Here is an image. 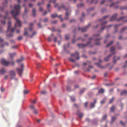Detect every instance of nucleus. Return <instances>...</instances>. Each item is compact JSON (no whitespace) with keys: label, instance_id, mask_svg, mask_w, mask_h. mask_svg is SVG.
Masks as SVG:
<instances>
[{"label":"nucleus","instance_id":"nucleus-41","mask_svg":"<svg viewBox=\"0 0 127 127\" xmlns=\"http://www.w3.org/2000/svg\"><path fill=\"white\" fill-rule=\"evenodd\" d=\"M125 17H120L118 19L117 21H121L122 20H123L125 18Z\"/></svg>","mask_w":127,"mask_h":127},{"label":"nucleus","instance_id":"nucleus-32","mask_svg":"<svg viewBox=\"0 0 127 127\" xmlns=\"http://www.w3.org/2000/svg\"><path fill=\"white\" fill-rule=\"evenodd\" d=\"M104 90L102 88H101V89L99 90L98 91V93H104Z\"/></svg>","mask_w":127,"mask_h":127},{"label":"nucleus","instance_id":"nucleus-30","mask_svg":"<svg viewBox=\"0 0 127 127\" xmlns=\"http://www.w3.org/2000/svg\"><path fill=\"white\" fill-rule=\"evenodd\" d=\"M3 32L4 31L3 29V27L1 25H0V32L3 33Z\"/></svg>","mask_w":127,"mask_h":127},{"label":"nucleus","instance_id":"nucleus-63","mask_svg":"<svg viewBox=\"0 0 127 127\" xmlns=\"http://www.w3.org/2000/svg\"><path fill=\"white\" fill-rule=\"evenodd\" d=\"M105 0H102L101 1V4H102L105 3Z\"/></svg>","mask_w":127,"mask_h":127},{"label":"nucleus","instance_id":"nucleus-20","mask_svg":"<svg viewBox=\"0 0 127 127\" xmlns=\"http://www.w3.org/2000/svg\"><path fill=\"white\" fill-rule=\"evenodd\" d=\"M63 49H64V52H66L67 53H69V51L67 50L66 49V47L65 44H64V46Z\"/></svg>","mask_w":127,"mask_h":127},{"label":"nucleus","instance_id":"nucleus-26","mask_svg":"<svg viewBox=\"0 0 127 127\" xmlns=\"http://www.w3.org/2000/svg\"><path fill=\"white\" fill-rule=\"evenodd\" d=\"M115 108V107L114 106H112L110 109V112H113Z\"/></svg>","mask_w":127,"mask_h":127},{"label":"nucleus","instance_id":"nucleus-5","mask_svg":"<svg viewBox=\"0 0 127 127\" xmlns=\"http://www.w3.org/2000/svg\"><path fill=\"white\" fill-rule=\"evenodd\" d=\"M91 43V42L89 41L86 44L78 43L77 45V46L79 48H83L85 47L86 45H88L90 44Z\"/></svg>","mask_w":127,"mask_h":127},{"label":"nucleus","instance_id":"nucleus-57","mask_svg":"<svg viewBox=\"0 0 127 127\" xmlns=\"http://www.w3.org/2000/svg\"><path fill=\"white\" fill-rule=\"evenodd\" d=\"M69 36L68 35H66L65 36V38L66 40H68L69 38Z\"/></svg>","mask_w":127,"mask_h":127},{"label":"nucleus","instance_id":"nucleus-6","mask_svg":"<svg viewBox=\"0 0 127 127\" xmlns=\"http://www.w3.org/2000/svg\"><path fill=\"white\" fill-rule=\"evenodd\" d=\"M90 26V24H89L87 26H86L85 27L82 28H80L79 27L78 28V30L79 31L81 30L82 32H85L89 28Z\"/></svg>","mask_w":127,"mask_h":127},{"label":"nucleus","instance_id":"nucleus-58","mask_svg":"<svg viewBox=\"0 0 127 127\" xmlns=\"http://www.w3.org/2000/svg\"><path fill=\"white\" fill-rule=\"evenodd\" d=\"M9 76L8 75H5L4 77V78L5 79H7L8 77Z\"/></svg>","mask_w":127,"mask_h":127},{"label":"nucleus","instance_id":"nucleus-28","mask_svg":"<svg viewBox=\"0 0 127 127\" xmlns=\"http://www.w3.org/2000/svg\"><path fill=\"white\" fill-rule=\"evenodd\" d=\"M108 16H109L108 15L105 16H104L102 19H100L99 21H101L103 19H105L107 18L108 17Z\"/></svg>","mask_w":127,"mask_h":127},{"label":"nucleus","instance_id":"nucleus-24","mask_svg":"<svg viewBox=\"0 0 127 127\" xmlns=\"http://www.w3.org/2000/svg\"><path fill=\"white\" fill-rule=\"evenodd\" d=\"M28 29V28H25V32L24 33V35H26L28 34V33L27 30Z\"/></svg>","mask_w":127,"mask_h":127},{"label":"nucleus","instance_id":"nucleus-38","mask_svg":"<svg viewBox=\"0 0 127 127\" xmlns=\"http://www.w3.org/2000/svg\"><path fill=\"white\" fill-rule=\"evenodd\" d=\"M8 13V12L7 11H6V15H5L4 17V19H5L7 18L8 17L7 15Z\"/></svg>","mask_w":127,"mask_h":127},{"label":"nucleus","instance_id":"nucleus-19","mask_svg":"<svg viewBox=\"0 0 127 127\" xmlns=\"http://www.w3.org/2000/svg\"><path fill=\"white\" fill-rule=\"evenodd\" d=\"M116 117H112L111 118V121L110 122V124H112L116 120Z\"/></svg>","mask_w":127,"mask_h":127},{"label":"nucleus","instance_id":"nucleus-40","mask_svg":"<svg viewBox=\"0 0 127 127\" xmlns=\"http://www.w3.org/2000/svg\"><path fill=\"white\" fill-rule=\"evenodd\" d=\"M113 42V41H111L106 46V47H107L108 46H110Z\"/></svg>","mask_w":127,"mask_h":127},{"label":"nucleus","instance_id":"nucleus-14","mask_svg":"<svg viewBox=\"0 0 127 127\" xmlns=\"http://www.w3.org/2000/svg\"><path fill=\"white\" fill-rule=\"evenodd\" d=\"M11 22L10 21H9L8 22V27H7V32L9 31L10 29V27H11Z\"/></svg>","mask_w":127,"mask_h":127},{"label":"nucleus","instance_id":"nucleus-62","mask_svg":"<svg viewBox=\"0 0 127 127\" xmlns=\"http://www.w3.org/2000/svg\"><path fill=\"white\" fill-rule=\"evenodd\" d=\"M75 19H72L70 21V22L71 23L74 22H75Z\"/></svg>","mask_w":127,"mask_h":127},{"label":"nucleus","instance_id":"nucleus-47","mask_svg":"<svg viewBox=\"0 0 127 127\" xmlns=\"http://www.w3.org/2000/svg\"><path fill=\"white\" fill-rule=\"evenodd\" d=\"M95 44L96 45H100L101 44V43L99 42H95Z\"/></svg>","mask_w":127,"mask_h":127},{"label":"nucleus","instance_id":"nucleus-33","mask_svg":"<svg viewBox=\"0 0 127 127\" xmlns=\"http://www.w3.org/2000/svg\"><path fill=\"white\" fill-rule=\"evenodd\" d=\"M114 100V97H112V98L110 99V100L109 101V103H112Z\"/></svg>","mask_w":127,"mask_h":127},{"label":"nucleus","instance_id":"nucleus-7","mask_svg":"<svg viewBox=\"0 0 127 127\" xmlns=\"http://www.w3.org/2000/svg\"><path fill=\"white\" fill-rule=\"evenodd\" d=\"M1 62L3 65L6 66H8L10 63L9 62L6 61L4 59H1Z\"/></svg>","mask_w":127,"mask_h":127},{"label":"nucleus","instance_id":"nucleus-36","mask_svg":"<svg viewBox=\"0 0 127 127\" xmlns=\"http://www.w3.org/2000/svg\"><path fill=\"white\" fill-rule=\"evenodd\" d=\"M107 116L106 114H105L102 117V120H105L107 117Z\"/></svg>","mask_w":127,"mask_h":127},{"label":"nucleus","instance_id":"nucleus-54","mask_svg":"<svg viewBox=\"0 0 127 127\" xmlns=\"http://www.w3.org/2000/svg\"><path fill=\"white\" fill-rule=\"evenodd\" d=\"M48 18H46L44 19L43 21L44 22H48Z\"/></svg>","mask_w":127,"mask_h":127},{"label":"nucleus","instance_id":"nucleus-49","mask_svg":"<svg viewBox=\"0 0 127 127\" xmlns=\"http://www.w3.org/2000/svg\"><path fill=\"white\" fill-rule=\"evenodd\" d=\"M22 39V37L21 36L18 37L17 38V40H21Z\"/></svg>","mask_w":127,"mask_h":127},{"label":"nucleus","instance_id":"nucleus-25","mask_svg":"<svg viewBox=\"0 0 127 127\" xmlns=\"http://www.w3.org/2000/svg\"><path fill=\"white\" fill-rule=\"evenodd\" d=\"M127 94V91L126 90H124L122 91L121 93V95H122L124 94Z\"/></svg>","mask_w":127,"mask_h":127},{"label":"nucleus","instance_id":"nucleus-17","mask_svg":"<svg viewBox=\"0 0 127 127\" xmlns=\"http://www.w3.org/2000/svg\"><path fill=\"white\" fill-rule=\"evenodd\" d=\"M121 25L120 24H117L115 25L114 26V29L115 30L114 32H116L117 31L118 28Z\"/></svg>","mask_w":127,"mask_h":127},{"label":"nucleus","instance_id":"nucleus-2","mask_svg":"<svg viewBox=\"0 0 127 127\" xmlns=\"http://www.w3.org/2000/svg\"><path fill=\"white\" fill-rule=\"evenodd\" d=\"M115 48L113 47H111L110 50V52H111L112 54H111L109 55L107 57H105L104 59V60L105 61H108L109 60V58L112 55L115 53L116 52L114 51Z\"/></svg>","mask_w":127,"mask_h":127},{"label":"nucleus","instance_id":"nucleus-45","mask_svg":"<svg viewBox=\"0 0 127 127\" xmlns=\"http://www.w3.org/2000/svg\"><path fill=\"white\" fill-rule=\"evenodd\" d=\"M115 58H116V57L115 56H114V57L113 60V63L114 64H115L116 62V61L117 60H116L115 59Z\"/></svg>","mask_w":127,"mask_h":127},{"label":"nucleus","instance_id":"nucleus-44","mask_svg":"<svg viewBox=\"0 0 127 127\" xmlns=\"http://www.w3.org/2000/svg\"><path fill=\"white\" fill-rule=\"evenodd\" d=\"M94 9L92 7L90 8H89L87 10V11L88 12H89L90 11H92L93 10H94Z\"/></svg>","mask_w":127,"mask_h":127},{"label":"nucleus","instance_id":"nucleus-48","mask_svg":"<svg viewBox=\"0 0 127 127\" xmlns=\"http://www.w3.org/2000/svg\"><path fill=\"white\" fill-rule=\"evenodd\" d=\"M83 5V3H81L80 4H78L77 5V7L78 8L82 7Z\"/></svg>","mask_w":127,"mask_h":127},{"label":"nucleus","instance_id":"nucleus-9","mask_svg":"<svg viewBox=\"0 0 127 127\" xmlns=\"http://www.w3.org/2000/svg\"><path fill=\"white\" fill-rule=\"evenodd\" d=\"M79 53L77 52H76L75 53H72L71 54V56H75L76 57V60H78L80 58L79 56Z\"/></svg>","mask_w":127,"mask_h":127},{"label":"nucleus","instance_id":"nucleus-12","mask_svg":"<svg viewBox=\"0 0 127 127\" xmlns=\"http://www.w3.org/2000/svg\"><path fill=\"white\" fill-rule=\"evenodd\" d=\"M117 14H115L113 15L112 16L110 19V21H112L115 20L116 18Z\"/></svg>","mask_w":127,"mask_h":127},{"label":"nucleus","instance_id":"nucleus-8","mask_svg":"<svg viewBox=\"0 0 127 127\" xmlns=\"http://www.w3.org/2000/svg\"><path fill=\"white\" fill-rule=\"evenodd\" d=\"M100 35V34H94L93 35V37L94 38V41H98L101 40L102 38L101 37L100 38H96V37H98Z\"/></svg>","mask_w":127,"mask_h":127},{"label":"nucleus","instance_id":"nucleus-52","mask_svg":"<svg viewBox=\"0 0 127 127\" xmlns=\"http://www.w3.org/2000/svg\"><path fill=\"white\" fill-rule=\"evenodd\" d=\"M67 90L69 91H70V87L69 86H67L66 87Z\"/></svg>","mask_w":127,"mask_h":127},{"label":"nucleus","instance_id":"nucleus-21","mask_svg":"<svg viewBox=\"0 0 127 127\" xmlns=\"http://www.w3.org/2000/svg\"><path fill=\"white\" fill-rule=\"evenodd\" d=\"M95 64L98 67L101 68H104V66H101L100 65V64L99 63H95Z\"/></svg>","mask_w":127,"mask_h":127},{"label":"nucleus","instance_id":"nucleus-37","mask_svg":"<svg viewBox=\"0 0 127 127\" xmlns=\"http://www.w3.org/2000/svg\"><path fill=\"white\" fill-rule=\"evenodd\" d=\"M120 124L123 126L124 127L126 125V123L123 122L122 121H120Z\"/></svg>","mask_w":127,"mask_h":127},{"label":"nucleus","instance_id":"nucleus-35","mask_svg":"<svg viewBox=\"0 0 127 127\" xmlns=\"http://www.w3.org/2000/svg\"><path fill=\"white\" fill-rule=\"evenodd\" d=\"M6 35L8 37H12L13 36V34L12 33H11L9 34H7V33H6Z\"/></svg>","mask_w":127,"mask_h":127},{"label":"nucleus","instance_id":"nucleus-27","mask_svg":"<svg viewBox=\"0 0 127 127\" xmlns=\"http://www.w3.org/2000/svg\"><path fill=\"white\" fill-rule=\"evenodd\" d=\"M1 24L4 25L6 23V21L5 20L2 19L1 20Z\"/></svg>","mask_w":127,"mask_h":127},{"label":"nucleus","instance_id":"nucleus-22","mask_svg":"<svg viewBox=\"0 0 127 127\" xmlns=\"http://www.w3.org/2000/svg\"><path fill=\"white\" fill-rule=\"evenodd\" d=\"M68 59L69 61L73 63H74L75 62V60L72 58L70 57L68 58Z\"/></svg>","mask_w":127,"mask_h":127},{"label":"nucleus","instance_id":"nucleus-18","mask_svg":"<svg viewBox=\"0 0 127 127\" xmlns=\"http://www.w3.org/2000/svg\"><path fill=\"white\" fill-rule=\"evenodd\" d=\"M16 55V53L15 52H14L13 53H9V55L10 57L11 58H12L14 56Z\"/></svg>","mask_w":127,"mask_h":127},{"label":"nucleus","instance_id":"nucleus-31","mask_svg":"<svg viewBox=\"0 0 127 127\" xmlns=\"http://www.w3.org/2000/svg\"><path fill=\"white\" fill-rule=\"evenodd\" d=\"M32 12L33 16L34 17H35V14L36 13V10L35 8L33 9Z\"/></svg>","mask_w":127,"mask_h":127},{"label":"nucleus","instance_id":"nucleus-4","mask_svg":"<svg viewBox=\"0 0 127 127\" xmlns=\"http://www.w3.org/2000/svg\"><path fill=\"white\" fill-rule=\"evenodd\" d=\"M20 67L21 68V69H20L18 68H16V70L18 72V73L19 75L21 76L23 72V70L24 68V65L22 64L20 65Z\"/></svg>","mask_w":127,"mask_h":127},{"label":"nucleus","instance_id":"nucleus-13","mask_svg":"<svg viewBox=\"0 0 127 127\" xmlns=\"http://www.w3.org/2000/svg\"><path fill=\"white\" fill-rule=\"evenodd\" d=\"M94 102L93 103H91L90 104V108H94L95 106V104L96 102V99H94Z\"/></svg>","mask_w":127,"mask_h":127},{"label":"nucleus","instance_id":"nucleus-51","mask_svg":"<svg viewBox=\"0 0 127 127\" xmlns=\"http://www.w3.org/2000/svg\"><path fill=\"white\" fill-rule=\"evenodd\" d=\"M35 34H36V32H33L32 35L30 36V37L31 38H32L33 37V36L34 35H35Z\"/></svg>","mask_w":127,"mask_h":127},{"label":"nucleus","instance_id":"nucleus-50","mask_svg":"<svg viewBox=\"0 0 127 127\" xmlns=\"http://www.w3.org/2000/svg\"><path fill=\"white\" fill-rule=\"evenodd\" d=\"M70 98L72 101H74L75 100V98L74 97L71 96Z\"/></svg>","mask_w":127,"mask_h":127},{"label":"nucleus","instance_id":"nucleus-10","mask_svg":"<svg viewBox=\"0 0 127 127\" xmlns=\"http://www.w3.org/2000/svg\"><path fill=\"white\" fill-rule=\"evenodd\" d=\"M7 72L6 70L4 68V67H2L0 70V73L1 75H3Z\"/></svg>","mask_w":127,"mask_h":127},{"label":"nucleus","instance_id":"nucleus-59","mask_svg":"<svg viewBox=\"0 0 127 127\" xmlns=\"http://www.w3.org/2000/svg\"><path fill=\"white\" fill-rule=\"evenodd\" d=\"M106 11L105 9L103 8L101 10V11L102 12H104Z\"/></svg>","mask_w":127,"mask_h":127},{"label":"nucleus","instance_id":"nucleus-39","mask_svg":"<svg viewBox=\"0 0 127 127\" xmlns=\"http://www.w3.org/2000/svg\"><path fill=\"white\" fill-rule=\"evenodd\" d=\"M121 9H127V6H124L121 7Z\"/></svg>","mask_w":127,"mask_h":127},{"label":"nucleus","instance_id":"nucleus-11","mask_svg":"<svg viewBox=\"0 0 127 127\" xmlns=\"http://www.w3.org/2000/svg\"><path fill=\"white\" fill-rule=\"evenodd\" d=\"M9 73L11 76L14 77L16 75V73L14 70H11L9 71Z\"/></svg>","mask_w":127,"mask_h":127},{"label":"nucleus","instance_id":"nucleus-29","mask_svg":"<svg viewBox=\"0 0 127 127\" xmlns=\"http://www.w3.org/2000/svg\"><path fill=\"white\" fill-rule=\"evenodd\" d=\"M58 15L55 14H51V17L53 18H55L56 17H57Z\"/></svg>","mask_w":127,"mask_h":127},{"label":"nucleus","instance_id":"nucleus-60","mask_svg":"<svg viewBox=\"0 0 127 127\" xmlns=\"http://www.w3.org/2000/svg\"><path fill=\"white\" fill-rule=\"evenodd\" d=\"M29 5L30 7H31L33 6V5L31 3H29Z\"/></svg>","mask_w":127,"mask_h":127},{"label":"nucleus","instance_id":"nucleus-42","mask_svg":"<svg viewBox=\"0 0 127 127\" xmlns=\"http://www.w3.org/2000/svg\"><path fill=\"white\" fill-rule=\"evenodd\" d=\"M56 1L57 0H49V3H51L52 2L53 3H55Z\"/></svg>","mask_w":127,"mask_h":127},{"label":"nucleus","instance_id":"nucleus-3","mask_svg":"<svg viewBox=\"0 0 127 127\" xmlns=\"http://www.w3.org/2000/svg\"><path fill=\"white\" fill-rule=\"evenodd\" d=\"M61 7L66 10L65 14V16L64 18V19L66 20H67L68 19L69 16L70 14V13H69L68 11V10L69 9V8H66L64 4H63Z\"/></svg>","mask_w":127,"mask_h":127},{"label":"nucleus","instance_id":"nucleus-43","mask_svg":"<svg viewBox=\"0 0 127 127\" xmlns=\"http://www.w3.org/2000/svg\"><path fill=\"white\" fill-rule=\"evenodd\" d=\"M44 4V2H38L37 3V5L38 6H40L41 5Z\"/></svg>","mask_w":127,"mask_h":127},{"label":"nucleus","instance_id":"nucleus-56","mask_svg":"<svg viewBox=\"0 0 127 127\" xmlns=\"http://www.w3.org/2000/svg\"><path fill=\"white\" fill-rule=\"evenodd\" d=\"M39 11H43V8L40 6L39 7Z\"/></svg>","mask_w":127,"mask_h":127},{"label":"nucleus","instance_id":"nucleus-61","mask_svg":"<svg viewBox=\"0 0 127 127\" xmlns=\"http://www.w3.org/2000/svg\"><path fill=\"white\" fill-rule=\"evenodd\" d=\"M30 108L31 109H33V110H34V109H35L34 108V106L32 105H30Z\"/></svg>","mask_w":127,"mask_h":127},{"label":"nucleus","instance_id":"nucleus-23","mask_svg":"<svg viewBox=\"0 0 127 127\" xmlns=\"http://www.w3.org/2000/svg\"><path fill=\"white\" fill-rule=\"evenodd\" d=\"M24 60V58L22 56L21 57V59H18L17 60V62L19 63L22 62Z\"/></svg>","mask_w":127,"mask_h":127},{"label":"nucleus","instance_id":"nucleus-15","mask_svg":"<svg viewBox=\"0 0 127 127\" xmlns=\"http://www.w3.org/2000/svg\"><path fill=\"white\" fill-rule=\"evenodd\" d=\"M76 115H77L80 118H82L83 116V114L82 113H80L79 111H78L76 113Z\"/></svg>","mask_w":127,"mask_h":127},{"label":"nucleus","instance_id":"nucleus-46","mask_svg":"<svg viewBox=\"0 0 127 127\" xmlns=\"http://www.w3.org/2000/svg\"><path fill=\"white\" fill-rule=\"evenodd\" d=\"M41 93L42 94H45L46 93V92L45 90H42L41 91Z\"/></svg>","mask_w":127,"mask_h":127},{"label":"nucleus","instance_id":"nucleus-64","mask_svg":"<svg viewBox=\"0 0 127 127\" xmlns=\"http://www.w3.org/2000/svg\"><path fill=\"white\" fill-rule=\"evenodd\" d=\"M66 26V24H64L62 25V27L63 28H65Z\"/></svg>","mask_w":127,"mask_h":127},{"label":"nucleus","instance_id":"nucleus-1","mask_svg":"<svg viewBox=\"0 0 127 127\" xmlns=\"http://www.w3.org/2000/svg\"><path fill=\"white\" fill-rule=\"evenodd\" d=\"M15 10H13L11 11V13L12 14L13 18L15 19L16 23L15 24V27L11 29L10 32H13L15 31L16 28V24L18 25L19 27H21V22L20 20L16 18V16L18 15L20 13V10L21 9V6L19 4H15L14 6Z\"/></svg>","mask_w":127,"mask_h":127},{"label":"nucleus","instance_id":"nucleus-53","mask_svg":"<svg viewBox=\"0 0 127 127\" xmlns=\"http://www.w3.org/2000/svg\"><path fill=\"white\" fill-rule=\"evenodd\" d=\"M29 10L27 9V8L26 7H25V13H27L28 11H29Z\"/></svg>","mask_w":127,"mask_h":127},{"label":"nucleus","instance_id":"nucleus-55","mask_svg":"<svg viewBox=\"0 0 127 127\" xmlns=\"http://www.w3.org/2000/svg\"><path fill=\"white\" fill-rule=\"evenodd\" d=\"M105 103V100L104 99H103L100 101L101 104H102L104 103Z\"/></svg>","mask_w":127,"mask_h":127},{"label":"nucleus","instance_id":"nucleus-34","mask_svg":"<svg viewBox=\"0 0 127 127\" xmlns=\"http://www.w3.org/2000/svg\"><path fill=\"white\" fill-rule=\"evenodd\" d=\"M29 91L27 90H24L23 91L24 94H26L29 93Z\"/></svg>","mask_w":127,"mask_h":127},{"label":"nucleus","instance_id":"nucleus-16","mask_svg":"<svg viewBox=\"0 0 127 127\" xmlns=\"http://www.w3.org/2000/svg\"><path fill=\"white\" fill-rule=\"evenodd\" d=\"M127 29V27H123L121 29L120 32V33H122L124 32Z\"/></svg>","mask_w":127,"mask_h":127}]
</instances>
